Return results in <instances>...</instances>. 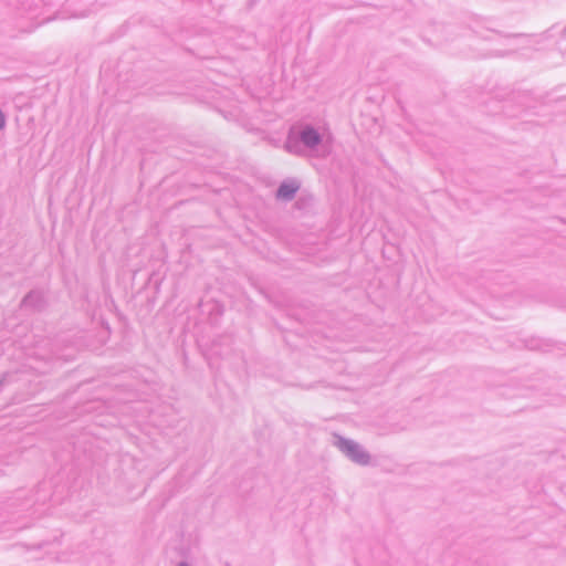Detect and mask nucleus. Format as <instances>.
Masks as SVG:
<instances>
[{
  "label": "nucleus",
  "instance_id": "f257e3e1",
  "mask_svg": "<svg viewBox=\"0 0 566 566\" xmlns=\"http://www.w3.org/2000/svg\"><path fill=\"white\" fill-rule=\"evenodd\" d=\"M324 135L312 124L303 123L293 126L286 137L285 149L293 155H303L305 149H316Z\"/></svg>",
  "mask_w": 566,
  "mask_h": 566
},
{
  "label": "nucleus",
  "instance_id": "f03ea898",
  "mask_svg": "<svg viewBox=\"0 0 566 566\" xmlns=\"http://www.w3.org/2000/svg\"><path fill=\"white\" fill-rule=\"evenodd\" d=\"M333 443L354 463L359 465L369 464L370 454L356 441L335 434Z\"/></svg>",
  "mask_w": 566,
  "mask_h": 566
},
{
  "label": "nucleus",
  "instance_id": "7ed1b4c3",
  "mask_svg": "<svg viewBox=\"0 0 566 566\" xmlns=\"http://www.w3.org/2000/svg\"><path fill=\"white\" fill-rule=\"evenodd\" d=\"M21 307L23 310H30L33 312L42 311L45 307V298L41 291H30L21 301Z\"/></svg>",
  "mask_w": 566,
  "mask_h": 566
},
{
  "label": "nucleus",
  "instance_id": "20e7f679",
  "mask_svg": "<svg viewBox=\"0 0 566 566\" xmlns=\"http://www.w3.org/2000/svg\"><path fill=\"white\" fill-rule=\"evenodd\" d=\"M298 189L300 184L296 180H284L276 189V198L290 201L295 197Z\"/></svg>",
  "mask_w": 566,
  "mask_h": 566
},
{
  "label": "nucleus",
  "instance_id": "39448f33",
  "mask_svg": "<svg viewBox=\"0 0 566 566\" xmlns=\"http://www.w3.org/2000/svg\"><path fill=\"white\" fill-rule=\"evenodd\" d=\"M557 45H558V50L563 53V54H566V25L564 27L562 33H560V38L557 42Z\"/></svg>",
  "mask_w": 566,
  "mask_h": 566
},
{
  "label": "nucleus",
  "instance_id": "423d86ee",
  "mask_svg": "<svg viewBox=\"0 0 566 566\" xmlns=\"http://www.w3.org/2000/svg\"><path fill=\"white\" fill-rule=\"evenodd\" d=\"M6 124H7V120H6V115L3 114V112L0 109V129H3L6 127Z\"/></svg>",
  "mask_w": 566,
  "mask_h": 566
},
{
  "label": "nucleus",
  "instance_id": "0eeeda50",
  "mask_svg": "<svg viewBox=\"0 0 566 566\" xmlns=\"http://www.w3.org/2000/svg\"><path fill=\"white\" fill-rule=\"evenodd\" d=\"M177 566H191L188 562H180Z\"/></svg>",
  "mask_w": 566,
  "mask_h": 566
},
{
  "label": "nucleus",
  "instance_id": "6e6552de",
  "mask_svg": "<svg viewBox=\"0 0 566 566\" xmlns=\"http://www.w3.org/2000/svg\"><path fill=\"white\" fill-rule=\"evenodd\" d=\"M517 38H518L517 35H512V36H507L506 39H507L509 41H514V40H516Z\"/></svg>",
  "mask_w": 566,
  "mask_h": 566
},
{
  "label": "nucleus",
  "instance_id": "1a4fd4ad",
  "mask_svg": "<svg viewBox=\"0 0 566 566\" xmlns=\"http://www.w3.org/2000/svg\"><path fill=\"white\" fill-rule=\"evenodd\" d=\"M3 380H0V386L2 385Z\"/></svg>",
  "mask_w": 566,
  "mask_h": 566
}]
</instances>
